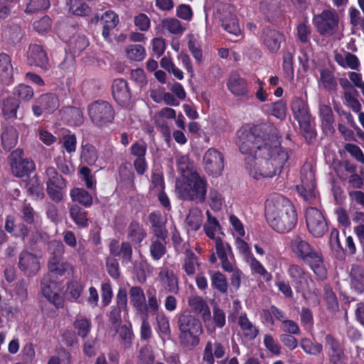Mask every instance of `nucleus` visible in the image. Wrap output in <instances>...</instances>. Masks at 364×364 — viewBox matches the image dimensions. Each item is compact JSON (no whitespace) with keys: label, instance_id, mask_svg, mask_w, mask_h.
<instances>
[{"label":"nucleus","instance_id":"nucleus-27","mask_svg":"<svg viewBox=\"0 0 364 364\" xmlns=\"http://www.w3.org/2000/svg\"><path fill=\"white\" fill-rule=\"evenodd\" d=\"M225 355V346L218 341L212 343L207 342L204 348L203 360L208 364H213L215 362L214 357L216 358H222Z\"/></svg>","mask_w":364,"mask_h":364},{"label":"nucleus","instance_id":"nucleus-45","mask_svg":"<svg viewBox=\"0 0 364 364\" xmlns=\"http://www.w3.org/2000/svg\"><path fill=\"white\" fill-rule=\"evenodd\" d=\"M156 331L161 338L169 337L171 333L168 317L164 312L156 314Z\"/></svg>","mask_w":364,"mask_h":364},{"label":"nucleus","instance_id":"nucleus-32","mask_svg":"<svg viewBox=\"0 0 364 364\" xmlns=\"http://www.w3.org/2000/svg\"><path fill=\"white\" fill-rule=\"evenodd\" d=\"M146 237V232L143 225L136 220L132 221L127 228V237L130 242L140 246Z\"/></svg>","mask_w":364,"mask_h":364},{"label":"nucleus","instance_id":"nucleus-57","mask_svg":"<svg viewBox=\"0 0 364 364\" xmlns=\"http://www.w3.org/2000/svg\"><path fill=\"white\" fill-rule=\"evenodd\" d=\"M127 56L131 60L141 61L146 55L144 48L141 45H130L126 48Z\"/></svg>","mask_w":364,"mask_h":364},{"label":"nucleus","instance_id":"nucleus-38","mask_svg":"<svg viewBox=\"0 0 364 364\" xmlns=\"http://www.w3.org/2000/svg\"><path fill=\"white\" fill-rule=\"evenodd\" d=\"M25 35L23 29L19 24L13 21L8 22L6 26V36L11 43L17 44L21 43Z\"/></svg>","mask_w":364,"mask_h":364},{"label":"nucleus","instance_id":"nucleus-62","mask_svg":"<svg viewBox=\"0 0 364 364\" xmlns=\"http://www.w3.org/2000/svg\"><path fill=\"white\" fill-rule=\"evenodd\" d=\"M49 6V0H28L24 11L26 14H33L38 11L45 10Z\"/></svg>","mask_w":364,"mask_h":364},{"label":"nucleus","instance_id":"nucleus-23","mask_svg":"<svg viewBox=\"0 0 364 364\" xmlns=\"http://www.w3.org/2000/svg\"><path fill=\"white\" fill-rule=\"evenodd\" d=\"M159 281L166 292L177 294L179 292L178 279L172 270L163 267L159 273Z\"/></svg>","mask_w":364,"mask_h":364},{"label":"nucleus","instance_id":"nucleus-47","mask_svg":"<svg viewBox=\"0 0 364 364\" xmlns=\"http://www.w3.org/2000/svg\"><path fill=\"white\" fill-rule=\"evenodd\" d=\"M162 28L174 35H181L186 30L181 22L176 18H166L161 21Z\"/></svg>","mask_w":364,"mask_h":364},{"label":"nucleus","instance_id":"nucleus-4","mask_svg":"<svg viewBox=\"0 0 364 364\" xmlns=\"http://www.w3.org/2000/svg\"><path fill=\"white\" fill-rule=\"evenodd\" d=\"M177 325L179 329V339L182 344L191 348L198 345L203 327L197 317L188 311H184L178 315Z\"/></svg>","mask_w":364,"mask_h":364},{"label":"nucleus","instance_id":"nucleus-35","mask_svg":"<svg viewBox=\"0 0 364 364\" xmlns=\"http://www.w3.org/2000/svg\"><path fill=\"white\" fill-rule=\"evenodd\" d=\"M203 220L202 211L197 207L191 208L186 218L188 230L197 231L201 226Z\"/></svg>","mask_w":364,"mask_h":364},{"label":"nucleus","instance_id":"nucleus-43","mask_svg":"<svg viewBox=\"0 0 364 364\" xmlns=\"http://www.w3.org/2000/svg\"><path fill=\"white\" fill-rule=\"evenodd\" d=\"M13 66L11 58L4 53L0 54V77L3 80L10 81L13 76Z\"/></svg>","mask_w":364,"mask_h":364},{"label":"nucleus","instance_id":"nucleus-19","mask_svg":"<svg viewBox=\"0 0 364 364\" xmlns=\"http://www.w3.org/2000/svg\"><path fill=\"white\" fill-rule=\"evenodd\" d=\"M203 161L205 169L213 175H219L221 173L223 167V156L215 149H208L204 156Z\"/></svg>","mask_w":364,"mask_h":364},{"label":"nucleus","instance_id":"nucleus-14","mask_svg":"<svg viewBox=\"0 0 364 364\" xmlns=\"http://www.w3.org/2000/svg\"><path fill=\"white\" fill-rule=\"evenodd\" d=\"M22 154V150L16 149L9 156L12 173L18 177H23L35 169L34 163L28 159H23Z\"/></svg>","mask_w":364,"mask_h":364},{"label":"nucleus","instance_id":"nucleus-59","mask_svg":"<svg viewBox=\"0 0 364 364\" xmlns=\"http://www.w3.org/2000/svg\"><path fill=\"white\" fill-rule=\"evenodd\" d=\"M222 26L229 33L238 36L241 33L237 19L235 16H230L223 20Z\"/></svg>","mask_w":364,"mask_h":364},{"label":"nucleus","instance_id":"nucleus-50","mask_svg":"<svg viewBox=\"0 0 364 364\" xmlns=\"http://www.w3.org/2000/svg\"><path fill=\"white\" fill-rule=\"evenodd\" d=\"M301 132L308 142H310L316 136V132L314 126L310 122V117H306L304 118L297 120Z\"/></svg>","mask_w":364,"mask_h":364},{"label":"nucleus","instance_id":"nucleus-7","mask_svg":"<svg viewBox=\"0 0 364 364\" xmlns=\"http://www.w3.org/2000/svg\"><path fill=\"white\" fill-rule=\"evenodd\" d=\"M88 113L92 122L98 127L107 125L114 117V109L107 101L97 100L88 106Z\"/></svg>","mask_w":364,"mask_h":364},{"label":"nucleus","instance_id":"nucleus-54","mask_svg":"<svg viewBox=\"0 0 364 364\" xmlns=\"http://www.w3.org/2000/svg\"><path fill=\"white\" fill-rule=\"evenodd\" d=\"M300 346L306 353L315 356L319 355L323 351V345L321 343H314L307 338H304L301 340Z\"/></svg>","mask_w":364,"mask_h":364},{"label":"nucleus","instance_id":"nucleus-6","mask_svg":"<svg viewBox=\"0 0 364 364\" xmlns=\"http://www.w3.org/2000/svg\"><path fill=\"white\" fill-rule=\"evenodd\" d=\"M313 23L320 35L330 37L338 31L339 16L336 10L325 9L314 16Z\"/></svg>","mask_w":364,"mask_h":364},{"label":"nucleus","instance_id":"nucleus-10","mask_svg":"<svg viewBox=\"0 0 364 364\" xmlns=\"http://www.w3.org/2000/svg\"><path fill=\"white\" fill-rule=\"evenodd\" d=\"M41 291L42 295L56 308L63 306V298L60 295V285L53 280L50 274H46L41 279Z\"/></svg>","mask_w":364,"mask_h":364},{"label":"nucleus","instance_id":"nucleus-17","mask_svg":"<svg viewBox=\"0 0 364 364\" xmlns=\"http://www.w3.org/2000/svg\"><path fill=\"white\" fill-rule=\"evenodd\" d=\"M18 267L26 276L32 277L40 269L39 259L28 251H22L18 255Z\"/></svg>","mask_w":364,"mask_h":364},{"label":"nucleus","instance_id":"nucleus-12","mask_svg":"<svg viewBox=\"0 0 364 364\" xmlns=\"http://www.w3.org/2000/svg\"><path fill=\"white\" fill-rule=\"evenodd\" d=\"M267 223L276 232L285 233L290 232L297 223V214L294 208L282 213Z\"/></svg>","mask_w":364,"mask_h":364},{"label":"nucleus","instance_id":"nucleus-48","mask_svg":"<svg viewBox=\"0 0 364 364\" xmlns=\"http://www.w3.org/2000/svg\"><path fill=\"white\" fill-rule=\"evenodd\" d=\"M80 159L82 162L90 166L94 165L98 159L95 147L90 144L82 145Z\"/></svg>","mask_w":364,"mask_h":364},{"label":"nucleus","instance_id":"nucleus-60","mask_svg":"<svg viewBox=\"0 0 364 364\" xmlns=\"http://www.w3.org/2000/svg\"><path fill=\"white\" fill-rule=\"evenodd\" d=\"M260 11L268 18L272 17L279 10L277 0H262L259 5Z\"/></svg>","mask_w":364,"mask_h":364},{"label":"nucleus","instance_id":"nucleus-58","mask_svg":"<svg viewBox=\"0 0 364 364\" xmlns=\"http://www.w3.org/2000/svg\"><path fill=\"white\" fill-rule=\"evenodd\" d=\"M120 179L128 185L132 186L134 181L135 174L132 169L129 163L122 164L119 168Z\"/></svg>","mask_w":364,"mask_h":364},{"label":"nucleus","instance_id":"nucleus-5","mask_svg":"<svg viewBox=\"0 0 364 364\" xmlns=\"http://www.w3.org/2000/svg\"><path fill=\"white\" fill-rule=\"evenodd\" d=\"M46 192L50 198L58 203L63 199L67 181L53 166H48L45 171Z\"/></svg>","mask_w":364,"mask_h":364},{"label":"nucleus","instance_id":"nucleus-1","mask_svg":"<svg viewBox=\"0 0 364 364\" xmlns=\"http://www.w3.org/2000/svg\"><path fill=\"white\" fill-rule=\"evenodd\" d=\"M237 136L240 152L249 154L245 158L246 168L255 179L272 178L281 172L289 156L281 146L274 128L265 124L244 127Z\"/></svg>","mask_w":364,"mask_h":364},{"label":"nucleus","instance_id":"nucleus-16","mask_svg":"<svg viewBox=\"0 0 364 364\" xmlns=\"http://www.w3.org/2000/svg\"><path fill=\"white\" fill-rule=\"evenodd\" d=\"M326 348L331 364H348V357L339 342L331 334L325 337Z\"/></svg>","mask_w":364,"mask_h":364},{"label":"nucleus","instance_id":"nucleus-53","mask_svg":"<svg viewBox=\"0 0 364 364\" xmlns=\"http://www.w3.org/2000/svg\"><path fill=\"white\" fill-rule=\"evenodd\" d=\"M320 80L323 87L328 90H336L337 88V82L332 72L328 69L321 70L320 72Z\"/></svg>","mask_w":364,"mask_h":364},{"label":"nucleus","instance_id":"nucleus-2","mask_svg":"<svg viewBox=\"0 0 364 364\" xmlns=\"http://www.w3.org/2000/svg\"><path fill=\"white\" fill-rule=\"evenodd\" d=\"M290 247L297 257L309 264L318 279H326L327 271L323 264L321 252L313 247L300 235L291 239Z\"/></svg>","mask_w":364,"mask_h":364},{"label":"nucleus","instance_id":"nucleus-18","mask_svg":"<svg viewBox=\"0 0 364 364\" xmlns=\"http://www.w3.org/2000/svg\"><path fill=\"white\" fill-rule=\"evenodd\" d=\"M59 107L57 96L53 93H47L40 96L33 106V111L36 116L39 117L43 112L51 113Z\"/></svg>","mask_w":364,"mask_h":364},{"label":"nucleus","instance_id":"nucleus-3","mask_svg":"<svg viewBox=\"0 0 364 364\" xmlns=\"http://www.w3.org/2000/svg\"><path fill=\"white\" fill-rule=\"evenodd\" d=\"M207 181L198 172L176 181V193L183 200L203 203L206 198Z\"/></svg>","mask_w":364,"mask_h":364},{"label":"nucleus","instance_id":"nucleus-64","mask_svg":"<svg viewBox=\"0 0 364 364\" xmlns=\"http://www.w3.org/2000/svg\"><path fill=\"white\" fill-rule=\"evenodd\" d=\"M82 289L83 287L79 282L72 281L69 282L66 290L68 299L77 301L80 296Z\"/></svg>","mask_w":364,"mask_h":364},{"label":"nucleus","instance_id":"nucleus-56","mask_svg":"<svg viewBox=\"0 0 364 364\" xmlns=\"http://www.w3.org/2000/svg\"><path fill=\"white\" fill-rule=\"evenodd\" d=\"M166 240L162 241L161 240H152L150 247L149 251L150 255L153 259L159 260L166 252V249L165 246Z\"/></svg>","mask_w":364,"mask_h":364},{"label":"nucleus","instance_id":"nucleus-29","mask_svg":"<svg viewBox=\"0 0 364 364\" xmlns=\"http://www.w3.org/2000/svg\"><path fill=\"white\" fill-rule=\"evenodd\" d=\"M288 274L292 279L293 285L297 292L304 289L307 277L304 269L298 264H291L288 269Z\"/></svg>","mask_w":364,"mask_h":364},{"label":"nucleus","instance_id":"nucleus-25","mask_svg":"<svg viewBox=\"0 0 364 364\" xmlns=\"http://www.w3.org/2000/svg\"><path fill=\"white\" fill-rule=\"evenodd\" d=\"M188 305L193 312L200 314L205 323L210 321L211 312L207 302L200 296L191 295L188 298Z\"/></svg>","mask_w":364,"mask_h":364},{"label":"nucleus","instance_id":"nucleus-20","mask_svg":"<svg viewBox=\"0 0 364 364\" xmlns=\"http://www.w3.org/2000/svg\"><path fill=\"white\" fill-rule=\"evenodd\" d=\"M112 95L121 106H127L131 100V92L126 80L116 79L112 83Z\"/></svg>","mask_w":364,"mask_h":364},{"label":"nucleus","instance_id":"nucleus-55","mask_svg":"<svg viewBox=\"0 0 364 364\" xmlns=\"http://www.w3.org/2000/svg\"><path fill=\"white\" fill-rule=\"evenodd\" d=\"M291 109L296 120L309 116L304 102L299 97H294L291 104Z\"/></svg>","mask_w":364,"mask_h":364},{"label":"nucleus","instance_id":"nucleus-30","mask_svg":"<svg viewBox=\"0 0 364 364\" xmlns=\"http://www.w3.org/2000/svg\"><path fill=\"white\" fill-rule=\"evenodd\" d=\"M102 24V35L105 39L110 36V32L118 25L119 20L118 15L113 11H105L100 17Z\"/></svg>","mask_w":364,"mask_h":364},{"label":"nucleus","instance_id":"nucleus-9","mask_svg":"<svg viewBox=\"0 0 364 364\" xmlns=\"http://www.w3.org/2000/svg\"><path fill=\"white\" fill-rule=\"evenodd\" d=\"M300 174V184L296 186L297 192L306 201H310L315 197L314 171L309 164H306L301 168Z\"/></svg>","mask_w":364,"mask_h":364},{"label":"nucleus","instance_id":"nucleus-52","mask_svg":"<svg viewBox=\"0 0 364 364\" xmlns=\"http://www.w3.org/2000/svg\"><path fill=\"white\" fill-rule=\"evenodd\" d=\"M116 331L120 338L121 345L125 349L129 348L132 345V340L134 338L131 326L123 325L119 326Z\"/></svg>","mask_w":364,"mask_h":364},{"label":"nucleus","instance_id":"nucleus-24","mask_svg":"<svg viewBox=\"0 0 364 364\" xmlns=\"http://www.w3.org/2000/svg\"><path fill=\"white\" fill-rule=\"evenodd\" d=\"M149 220L154 236L162 241L168 237V230L166 228V220L159 212H152L149 215Z\"/></svg>","mask_w":364,"mask_h":364},{"label":"nucleus","instance_id":"nucleus-42","mask_svg":"<svg viewBox=\"0 0 364 364\" xmlns=\"http://www.w3.org/2000/svg\"><path fill=\"white\" fill-rule=\"evenodd\" d=\"M54 163L59 171L65 175H71L74 172V168L70 161L66 159L65 151L61 150L54 158Z\"/></svg>","mask_w":364,"mask_h":364},{"label":"nucleus","instance_id":"nucleus-11","mask_svg":"<svg viewBox=\"0 0 364 364\" xmlns=\"http://www.w3.org/2000/svg\"><path fill=\"white\" fill-rule=\"evenodd\" d=\"M305 216L308 230L314 237H322L327 232V223L321 211L317 208H308L306 210Z\"/></svg>","mask_w":364,"mask_h":364},{"label":"nucleus","instance_id":"nucleus-39","mask_svg":"<svg viewBox=\"0 0 364 364\" xmlns=\"http://www.w3.org/2000/svg\"><path fill=\"white\" fill-rule=\"evenodd\" d=\"M68 43L71 52L73 54L80 53L89 45V42L85 36L76 33L68 40Z\"/></svg>","mask_w":364,"mask_h":364},{"label":"nucleus","instance_id":"nucleus-33","mask_svg":"<svg viewBox=\"0 0 364 364\" xmlns=\"http://www.w3.org/2000/svg\"><path fill=\"white\" fill-rule=\"evenodd\" d=\"M350 277L351 288L358 293L364 291V268L356 264L352 265Z\"/></svg>","mask_w":364,"mask_h":364},{"label":"nucleus","instance_id":"nucleus-40","mask_svg":"<svg viewBox=\"0 0 364 364\" xmlns=\"http://www.w3.org/2000/svg\"><path fill=\"white\" fill-rule=\"evenodd\" d=\"M63 119L71 125H79L82 123V111L77 107H68L63 110Z\"/></svg>","mask_w":364,"mask_h":364},{"label":"nucleus","instance_id":"nucleus-31","mask_svg":"<svg viewBox=\"0 0 364 364\" xmlns=\"http://www.w3.org/2000/svg\"><path fill=\"white\" fill-rule=\"evenodd\" d=\"M129 296L130 301L136 311L141 314H147L145 295L142 289L139 287H132L129 289Z\"/></svg>","mask_w":364,"mask_h":364},{"label":"nucleus","instance_id":"nucleus-51","mask_svg":"<svg viewBox=\"0 0 364 364\" xmlns=\"http://www.w3.org/2000/svg\"><path fill=\"white\" fill-rule=\"evenodd\" d=\"M73 326L77 331V335L82 338L87 337L91 330V321L90 319L80 316L77 318L74 323Z\"/></svg>","mask_w":364,"mask_h":364},{"label":"nucleus","instance_id":"nucleus-36","mask_svg":"<svg viewBox=\"0 0 364 364\" xmlns=\"http://www.w3.org/2000/svg\"><path fill=\"white\" fill-rule=\"evenodd\" d=\"M70 198L73 201L77 202L85 208L90 207L93 203V198L85 189L74 188L70 191Z\"/></svg>","mask_w":364,"mask_h":364},{"label":"nucleus","instance_id":"nucleus-15","mask_svg":"<svg viewBox=\"0 0 364 364\" xmlns=\"http://www.w3.org/2000/svg\"><path fill=\"white\" fill-rule=\"evenodd\" d=\"M27 61L29 65L39 67L46 71L51 68V63L46 51L42 46L38 44L34 43L29 46L27 51Z\"/></svg>","mask_w":364,"mask_h":364},{"label":"nucleus","instance_id":"nucleus-28","mask_svg":"<svg viewBox=\"0 0 364 364\" xmlns=\"http://www.w3.org/2000/svg\"><path fill=\"white\" fill-rule=\"evenodd\" d=\"M227 86L228 90L236 97H245L248 94L247 81L237 73L230 75Z\"/></svg>","mask_w":364,"mask_h":364},{"label":"nucleus","instance_id":"nucleus-8","mask_svg":"<svg viewBox=\"0 0 364 364\" xmlns=\"http://www.w3.org/2000/svg\"><path fill=\"white\" fill-rule=\"evenodd\" d=\"M293 208L291 201L284 196L276 193L269 195L265 202L267 222Z\"/></svg>","mask_w":364,"mask_h":364},{"label":"nucleus","instance_id":"nucleus-21","mask_svg":"<svg viewBox=\"0 0 364 364\" xmlns=\"http://www.w3.org/2000/svg\"><path fill=\"white\" fill-rule=\"evenodd\" d=\"M262 38L264 46L272 53L278 52L284 39L282 33L269 28L263 30Z\"/></svg>","mask_w":364,"mask_h":364},{"label":"nucleus","instance_id":"nucleus-61","mask_svg":"<svg viewBox=\"0 0 364 364\" xmlns=\"http://www.w3.org/2000/svg\"><path fill=\"white\" fill-rule=\"evenodd\" d=\"M197 264V257L192 251H186L183 264V269L188 276H193L196 272L195 265Z\"/></svg>","mask_w":364,"mask_h":364},{"label":"nucleus","instance_id":"nucleus-26","mask_svg":"<svg viewBox=\"0 0 364 364\" xmlns=\"http://www.w3.org/2000/svg\"><path fill=\"white\" fill-rule=\"evenodd\" d=\"M319 116L321 120V127L326 135H332L335 132V120L330 106L320 104Z\"/></svg>","mask_w":364,"mask_h":364},{"label":"nucleus","instance_id":"nucleus-22","mask_svg":"<svg viewBox=\"0 0 364 364\" xmlns=\"http://www.w3.org/2000/svg\"><path fill=\"white\" fill-rule=\"evenodd\" d=\"M109 252L114 257H119L122 264L132 262L133 250L129 242L124 241L119 244L118 241L112 240L109 243Z\"/></svg>","mask_w":364,"mask_h":364},{"label":"nucleus","instance_id":"nucleus-41","mask_svg":"<svg viewBox=\"0 0 364 364\" xmlns=\"http://www.w3.org/2000/svg\"><path fill=\"white\" fill-rule=\"evenodd\" d=\"M69 11L74 15L84 16L88 15L90 7L82 0H63Z\"/></svg>","mask_w":364,"mask_h":364},{"label":"nucleus","instance_id":"nucleus-34","mask_svg":"<svg viewBox=\"0 0 364 364\" xmlns=\"http://www.w3.org/2000/svg\"><path fill=\"white\" fill-rule=\"evenodd\" d=\"M18 132L14 127L4 129L1 136V146L5 151H9L17 143Z\"/></svg>","mask_w":364,"mask_h":364},{"label":"nucleus","instance_id":"nucleus-44","mask_svg":"<svg viewBox=\"0 0 364 364\" xmlns=\"http://www.w3.org/2000/svg\"><path fill=\"white\" fill-rule=\"evenodd\" d=\"M238 324L244 331L245 336L250 340L255 339L259 333V330L250 321L245 314L239 316Z\"/></svg>","mask_w":364,"mask_h":364},{"label":"nucleus","instance_id":"nucleus-46","mask_svg":"<svg viewBox=\"0 0 364 364\" xmlns=\"http://www.w3.org/2000/svg\"><path fill=\"white\" fill-rule=\"evenodd\" d=\"M19 100L15 97H8L4 100L3 102L2 112L5 118H16V112L19 107Z\"/></svg>","mask_w":364,"mask_h":364},{"label":"nucleus","instance_id":"nucleus-37","mask_svg":"<svg viewBox=\"0 0 364 364\" xmlns=\"http://www.w3.org/2000/svg\"><path fill=\"white\" fill-rule=\"evenodd\" d=\"M69 213L72 220L78 227L85 228L88 226L87 213L81 207L76 204L71 205Z\"/></svg>","mask_w":364,"mask_h":364},{"label":"nucleus","instance_id":"nucleus-63","mask_svg":"<svg viewBox=\"0 0 364 364\" xmlns=\"http://www.w3.org/2000/svg\"><path fill=\"white\" fill-rule=\"evenodd\" d=\"M177 166L183 179L197 172L193 169L192 166L188 163V157L185 156H182L177 159Z\"/></svg>","mask_w":364,"mask_h":364},{"label":"nucleus","instance_id":"nucleus-13","mask_svg":"<svg viewBox=\"0 0 364 364\" xmlns=\"http://www.w3.org/2000/svg\"><path fill=\"white\" fill-rule=\"evenodd\" d=\"M52 245L54 247V252L49 259L48 267L50 274L62 276L70 268V264L63 259L64 245L60 242H55Z\"/></svg>","mask_w":364,"mask_h":364},{"label":"nucleus","instance_id":"nucleus-49","mask_svg":"<svg viewBox=\"0 0 364 364\" xmlns=\"http://www.w3.org/2000/svg\"><path fill=\"white\" fill-rule=\"evenodd\" d=\"M212 287L222 294L228 291V284L226 277L220 272H212L210 273Z\"/></svg>","mask_w":364,"mask_h":364}]
</instances>
